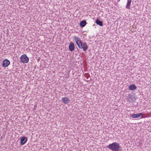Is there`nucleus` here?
Wrapping results in <instances>:
<instances>
[{"instance_id":"obj_1","label":"nucleus","mask_w":151,"mask_h":151,"mask_svg":"<svg viewBox=\"0 0 151 151\" xmlns=\"http://www.w3.org/2000/svg\"><path fill=\"white\" fill-rule=\"evenodd\" d=\"M74 39L75 41L76 44L80 49H83L84 51H86L88 49V46L85 42H81V39L79 37L74 36Z\"/></svg>"},{"instance_id":"obj_2","label":"nucleus","mask_w":151,"mask_h":151,"mask_svg":"<svg viewBox=\"0 0 151 151\" xmlns=\"http://www.w3.org/2000/svg\"><path fill=\"white\" fill-rule=\"evenodd\" d=\"M112 151H121L122 147L119 144L116 142L110 144L106 147Z\"/></svg>"},{"instance_id":"obj_3","label":"nucleus","mask_w":151,"mask_h":151,"mask_svg":"<svg viewBox=\"0 0 151 151\" xmlns=\"http://www.w3.org/2000/svg\"><path fill=\"white\" fill-rule=\"evenodd\" d=\"M20 61L23 63H27L29 61V58L25 54L22 55L20 58Z\"/></svg>"},{"instance_id":"obj_4","label":"nucleus","mask_w":151,"mask_h":151,"mask_svg":"<svg viewBox=\"0 0 151 151\" xmlns=\"http://www.w3.org/2000/svg\"><path fill=\"white\" fill-rule=\"evenodd\" d=\"M127 99L128 101L131 103L134 102L136 99L135 96L134 95L130 94H128Z\"/></svg>"},{"instance_id":"obj_5","label":"nucleus","mask_w":151,"mask_h":151,"mask_svg":"<svg viewBox=\"0 0 151 151\" xmlns=\"http://www.w3.org/2000/svg\"><path fill=\"white\" fill-rule=\"evenodd\" d=\"M10 64V61L7 59L3 60L2 62V66L4 67H8L9 65Z\"/></svg>"},{"instance_id":"obj_6","label":"nucleus","mask_w":151,"mask_h":151,"mask_svg":"<svg viewBox=\"0 0 151 151\" xmlns=\"http://www.w3.org/2000/svg\"><path fill=\"white\" fill-rule=\"evenodd\" d=\"M27 137L24 136L21 139L20 142L21 145H24L27 142Z\"/></svg>"},{"instance_id":"obj_7","label":"nucleus","mask_w":151,"mask_h":151,"mask_svg":"<svg viewBox=\"0 0 151 151\" xmlns=\"http://www.w3.org/2000/svg\"><path fill=\"white\" fill-rule=\"evenodd\" d=\"M143 114L142 113H140L134 114H132L130 116L133 118H137L140 117V116Z\"/></svg>"},{"instance_id":"obj_8","label":"nucleus","mask_w":151,"mask_h":151,"mask_svg":"<svg viewBox=\"0 0 151 151\" xmlns=\"http://www.w3.org/2000/svg\"><path fill=\"white\" fill-rule=\"evenodd\" d=\"M69 48L71 51H73L75 48L74 44L72 42H71L69 45Z\"/></svg>"},{"instance_id":"obj_9","label":"nucleus","mask_w":151,"mask_h":151,"mask_svg":"<svg viewBox=\"0 0 151 151\" xmlns=\"http://www.w3.org/2000/svg\"><path fill=\"white\" fill-rule=\"evenodd\" d=\"M62 100L65 104H67L70 102L69 99L68 97H63L62 98Z\"/></svg>"},{"instance_id":"obj_10","label":"nucleus","mask_w":151,"mask_h":151,"mask_svg":"<svg viewBox=\"0 0 151 151\" xmlns=\"http://www.w3.org/2000/svg\"><path fill=\"white\" fill-rule=\"evenodd\" d=\"M137 87L134 84H132L129 86V88L130 90L133 91L137 89Z\"/></svg>"},{"instance_id":"obj_11","label":"nucleus","mask_w":151,"mask_h":151,"mask_svg":"<svg viewBox=\"0 0 151 151\" xmlns=\"http://www.w3.org/2000/svg\"><path fill=\"white\" fill-rule=\"evenodd\" d=\"M131 2V0H127V5L125 7V8L126 9H130V5Z\"/></svg>"},{"instance_id":"obj_12","label":"nucleus","mask_w":151,"mask_h":151,"mask_svg":"<svg viewBox=\"0 0 151 151\" xmlns=\"http://www.w3.org/2000/svg\"><path fill=\"white\" fill-rule=\"evenodd\" d=\"M95 23L98 25H99L100 26H102L103 25L102 22L99 19H97L96 20Z\"/></svg>"},{"instance_id":"obj_13","label":"nucleus","mask_w":151,"mask_h":151,"mask_svg":"<svg viewBox=\"0 0 151 151\" xmlns=\"http://www.w3.org/2000/svg\"><path fill=\"white\" fill-rule=\"evenodd\" d=\"M86 21L83 20V21H81L80 22V24L81 27H83L86 25Z\"/></svg>"},{"instance_id":"obj_14","label":"nucleus","mask_w":151,"mask_h":151,"mask_svg":"<svg viewBox=\"0 0 151 151\" xmlns=\"http://www.w3.org/2000/svg\"><path fill=\"white\" fill-rule=\"evenodd\" d=\"M144 118V117H142V116L141 117V118Z\"/></svg>"}]
</instances>
